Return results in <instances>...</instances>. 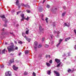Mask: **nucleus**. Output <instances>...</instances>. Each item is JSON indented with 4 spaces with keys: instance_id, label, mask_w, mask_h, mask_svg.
Here are the masks:
<instances>
[{
    "instance_id": "cd10ccee",
    "label": "nucleus",
    "mask_w": 76,
    "mask_h": 76,
    "mask_svg": "<svg viewBox=\"0 0 76 76\" xmlns=\"http://www.w3.org/2000/svg\"><path fill=\"white\" fill-rule=\"evenodd\" d=\"M45 40V38H44V37L42 38V41H44Z\"/></svg>"
},
{
    "instance_id": "4c0bfd02",
    "label": "nucleus",
    "mask_w": 76,
    "mask_h": 76,
    "mask_svg": "<svg viewBox=\"0 0 76 76\" xmlns=\"http://www.w3.org/2000/svg\"><path fill=\"white\" fill-rule=\"evenodd\" d=\"M27 12L28 13H30V10H28L27 11Z\"/></svg>"
},
{
    "instance_id": "a18cd8bd",
    "label": "nucleus",
    "mask_w": 76,
    "mask_h": 76,
    "mask_svg": "<svg viewBox=\"0 0 76 76\" xmlns=\"http://www.w3.org/2000/svg\"><path fill=\"white\" fill-rule=\"evenodd\" d=\"M48 57H49V58H50V55H48Z\"/></svg>"
},
{
    "instance_id": "3c124183",
    "label": "nucleus",
    "mask_w": 76,
    "mask_h": 76,
    "mask_svg": "<svg viewBox=\"0 0 76 76\" xmlns=\"http://www.w3.org/2000/svg\"><path fill=\"white\" fill-rule=\"evenodd\" d=\"M7 44V42H5V44H6H6Z\"/></svg>"
},
{
    "instance_id": "2eb2a0df",
    "label": "nucleus",
    "mask_w": 76,
    "mask_h": 76,
    "mask_svg": "<svg viewBox=\"0 0 76 76\" xmlns=\"http://www.w3.org/2000/svg\"><path fill=\"white\" fill-rule=\"evenodd\" d=\"M47 73L48 75H50V73H51V71H47Z\"/></svg>"
},
{
    "instance_id": "473e14b6",
    "label": "nucleus",
    "mask_w": 76,
    "mask_h": 76,
    "mask_svg": "<svg viewBox=\"0 0 76 76\" xmlns=\"http://www.w3.org/2000/svg\"><path fill=\"white\" fill-rule=\"evenodd\" d=\"M47 7L48 8H49V7H50V5H47Z\"/></svg>"
},
{
    "instance_id": "4d7b16f0",
    "label": "nucleus",
    "mask_w": 76,
    "mask_h": 76,
    "mask_svg": "<svg viewBox=\"0 0 76 76\" xmlns=\"http://www.w3.org/2000/svg\"><path fill=\"white\" fill-rule=\"evenodd\" d=\"M0 1H1V0H0Z\"/></svg>"
},
{
    "instance_id": "c85d7f7f",
    "label": "nucleus",
    "mask_w": 76,
    "mask_h": 76,
    "mask_svg": "<svg viewBox=\"0 0 76 76\" xmlns=\"http://www.w3.org/2000/svg\"><path fill=\"white\" fill-rule=\"evenodd\" d=\"M29 19V18L28 17H27V18H25L26 20H28Z\"/></svg>"
},
{
    "instance_id": "9d476101",
    "label": "nucleus",
    "mask_w": 76,
    "mask_h": 76,
    "mask_svg": "<svg viewBox=\"0 0 76 76\" xmlns=\"http://www.w3.org/2000/svg\"><path fill=\"white\" fill-rule=\"evenodd\" d=\"M13 68L15 70H16L18 69V67H16L15 65H14L13 66Z\"/></svg>"
},
{
    "instance_id": "f03ea898",
    "label": "nucleus",
    "mask_w": 76,
    "mask_h": 76,
    "mask_svg": "<svg viewBox=\"0 0 76 76\" xmlns=\"http://www.w3.org/2000/svg\"><path fill=\"white\" fill-rule=\"evenodd\" d=\"M22 35L23 36V37H24L26 38V39L29 42L30 41H31V39H29L26 37V36H25V34L24 33H22Z\"/></svg>"
},
{
    "instance_id": "09e8293b",
    "label": "nucleus",
    "mask_w": 76,
    "mask_h": 76,
    "mask_svg": "<svg viewBox=\"0 0 76 76\" xmlns=\"http://www.w3.org/2000/svg\"><path fill=\"white\" fill-rule=\"evenodd\" d=\"M20 54H21V53H19V56H20Z\"/></svg>"
},
{
    "instance_id": "f8f14e48",
    "label": "nucleus",
    "mask_w": 76,
    "mask_h": 76,
    "mask_svg": "<svg viewBox=\"0 0 76 76\" xmlns=\"http://www.w3.org/2000/svg\"><path fill=\"white\" fill-rule=\"evenodd\" d=\"M6 52V49H4V50L2 51V54H5Z\"/></svg>"
},
{
    "instance_id": "8fccbe9b",
    "label": "nucleus",
    "mask_w": 76,
    "mask_h": 76,
    "mask_svg": "<svg viewBox=\"0 0 76 76\" xmlns=\"http://www.w3.org/2000/svg\"><path fill=\"white\" fill-rule=\"evenodd\" d=\"M54 33H56V31H54Z\"/></svg>"
},
{
    "instance_id": "1a4fd4ad",
    "label": "nucleus",
    "mask_w": 76,
    "mask_h": 76,
    "mask_svg": "<svg viewBox=\"0 0 76 76\" xmlns=\"http://www.w3.org/2000/svg\"><path fill=\"white\" fill-rule=\"evenodd\" d=\"M55 61L58 64V63H60V59H55Z\"/></svg>"
},
{
    "instance_id": "6ab92c4d",
    "label": "nucleus",
    "mask_w": 76,
    "mask_h": 76,
    "mask_svg": "<svg viewBox=\"0 0 76 76\" xmlns=\"http://www.w3.org/2000/svg\"><path fill=\"white\" fill-rule=\"evenodd\" d=\"M64 26H68L69 27V26H70V25H69V24L68 25H67V24H66V23H64Z\"/></svg>"
},
{
    "instance_id": "603ef678",
    "label": "nucleus",
    "mask_w": 76,
    "mask_h": 76,
    "mask_svg": "<svg viewBox=\"0 0 76 76\" xmlns=\"http://www.w3.org/2000/svg\"><path fill=\"white\" fill-rule=\"evenodd\" d=\"M11 34H13V33H10Z\"/></svg>"
},
{
    "instance_id": "7c9ffc66",
    "label": "nucleus",
    "mask_w": 76,
    "mask_h": 76,
    "mask_svg": "<svg viewBox=\"0 0 76 76\" xmlns=\"http://www.w3.org/2000/svg\"><path fill=\"white\" fill-rule=\"evenodd\" d=\"M68 72H71V69H69L68 70Z\"/></svg>"
},
{
    "instance_id": "c9c22d12",
    "label": "nucleus",
    "mask_w": 76,
    "mask_h": 76,
    "mask_svg": "<svg viewBox=\"0 0 76 76\" xmlns=\"http://www.w3.org/2000/svg\"><path fill=\"white\" fill-rule=\"evenodd\" d=\"M56 24H54V25H53V27L54 28V27H56Z\"/></svg>"
},
{
    "instance_id": "dca6fc26",
    "label": "nucleus",
    "mask_w": 76,
    "mask_h": 76,
    "mask_svg": "<svg viewBox=\"0 0 76 76\" xmlns=\"http://www.w3.org/2000/svg\"><path fill=\"white\" fill-rule=\"evenodd\" d=\"M61 64V62H60L59 64H58V65L57 66V67H60V65Z\"/></svg>"
},
{
    "instance_id": "4be33fe9",
    "label": "nucleus",
    "mask_w": 76,
    "mask_h": 76,
    "mask_svg": "<svg viewBox=\"0 0 76 76\" xmlns=\"http://www.w3.org/2000/svg\"><path fill=\"white\" fill-rule=\"evenodd\" d=\"M10 63H13V62H14V59H12V60H10Z\"/></svg>"
},
{
    "instance_id": "de8ad7c7",
    "label": "nucleus",
    "mask_w": 76,
    "mask_h": 76,
    "mask_svg": "<svg viewBox=\"0 0 76 76\" xmlns=\"http://www.w3.org/2000/svg\"><path fill=\"white\" fill-rule=\"evenodd\" d=\"M45 1V0H44L43 3H44Z\"/></svg>"
},
{
    "instance_id": "4468645a",
    "label": "nucleus",
    "mask_w": 76,
    "mask_h": 76,
    "mask_svg": "<svg viewBox=\"0 0 76 76\" xmlns=\"http://www.w3.org/2000/svg\"><path fill=\"white\" fill-rule=\"evenodd\" d=\"M70 39V37H69V38H67L66 39H65V41H67V40H69V39Z\"/></svg>"
},
{
    "instance_id": "2f4dec72",
    "label": "nucleus",
    "mask_w": 76,
    "mask_h": 76,
    "mask_svg": "<svg viewBox=\"0 0 76 76\" xmlns=\"http://www.w3.org/2000/svg\"><path fill=\"white\" fill-rule=\"evenodd\" d=\"M22 5L23 6H25V7H26V5H25V4H22Z\"/></svg>"
},
{
    "instance_id": "6e6d98bb",
    "label": "nucleus",
    "mask_w": 76,
    "mask_h": 76,
    "mask_svg": "<svg viewBox=\"0 0 76 76\" xmlns=\"http://www.w3.org/2000/svg\"><path fill=\"white\" fill-rule=\"evenodd\" d=\"M12 44H13V43H12Z\"/></svg>"
},
{
    "instance_id": "b1692460",
    "label": "nucleus",
    "mask_w": 76,
    "mask_h": 76,
    "mask_svg": "<svg viewBox=\"0 0 76 76\" xmlns=\"http://www.w3.org/2000/svg\"><path fill=\"white\" fill-rule=\"evenodd\" d=\"M45 48H48V45H45Z\"/></svg>"
},
{
    "instance_id": "bb28decb",
    "label": "nucleus",
    "mask_w": 76,
    "mask_h": 76,
    "mask_svg": "<svg viewBox=\"0 0 76 76\" xmlns=\"http://www.w3.org/2000/svg\"><path fill=\"white\" fill-rule=\"evenodd\" d=\"M41 47H42V45H39L38 47V48H41Z\"/></svg>"
},
{
    "instance_id": "a19ab883",
    "label": "nucleus",
    "mask_w": 76,
    "mask_h": 76,
    "mask_svg": "<svg viewBox=\"0 0 76 76\" xmlns=\"http://www.w3.org/2000/svg\"><path fill=\"white\" fill-rule=\"evenodd\" d=\"M1 67L3 68L4 67V65H2L1 66Z\"/></svg>"
},
{
    "instance_id": "13d9d810",
    "label": "nucleus",
    "mask_w": 76,
    "mask_h": 76,
    "mask_svg": "<svg viewBox=\"0 0 76 76\" xmlns=\"http://www.w3.org/2000/svg\"><path fill=\"white\" fill-rule=\"evenodd\" d=\"M3 29H4V28Z\"/></svg>"
},
{
    "instance_id": "ddd939ff",
    "label": "nucleus",
    "mask_w": 76,
    "mask_h": 76,
    "mask_svg": "<svg viewBox=\"0 0 76 76\" xmlns=\"http://www.w3.org/2000/svg\"><path fill=\"white\" fill-rule=\"evenodd\" d=\"M46 64L47 66H48V67H50V66H51V64L48 63H46Z\"/></svg>"
},
{
    "instance_id": "393cba45",
    "label": "nucleus",
    "mask_w": 76,
    "mask_h": 76,
    "mask_svg": "<svg viewBox=\"0 0 76 76\" xmlns=\"http://www.w3.org/2000/svg\"><path fill=\"white\" fill-rule=\"evenodd\" d=\"M45 21L46 22H47V23H48V21H47V20H48V18H46L45 19Z\"/></svg>"
},
{
    "instance_id": "37998d69",
    "label": "nucleus",
    "mask_w": 76,
    "mask_h": 76,
    "mask_svg": "<svg viewBox=\"0 0 76 76\" xmlns=\"http://www.w3.org/2000/svg\"><path fill=\"white\" fill-rule=\"evenodd\" d=\"M15 44H17V42L15 41Z\"/></svg>"
},
{
    "instance_id": "c03bdc74",
    "label": "nucleus",
    "mask_w": 76,
    "mask_h": 76,
    "mask_svg": "<svg viewBox=\"0 0 76 76\" xmlns=\"http://www.w3.org/2000/svg\"><path fill=\"white\" fill-rule=\"evenodd\" d=\"M46 58H47V57H48V55H46Z\"/></svg>"
},
{
    "instance_id": "864d4df0",
    "label": "nucleus",
    "mask_w": 76,
    "mask_h": 76,
    "mask_svg": "<svg viewBox=\"0 0 76 76\" xmlns=\"http://www.w3.org/2000/svg\"><path fill=\"white\" fill-rule=\"evenodd\" d=\"M2 31H4V30H2Z\"/></svg>"
},
{
    "instance_id": "79ce46f5",
    "label": "nucleus",
    "mask_w": 76,
    "mask_h": 76,
    "mask_svg": "<svg viewBox=\"0 0 76 76\" xmlns=\"http://www.w3.org/2000/svg\"><path fill=\"white\" fill-rule=\"evenodd\" d=\"M20 12H17V15H18V14H19V13H20Z\"/></svg>"
},
{
    "instance_id": "423d86ee",
    "label": "nucleus",
    "mask_w": 76,
    "mask_h": 76,
    "mask_svg": "<svg viewBox=\"0 0 76 76\" xmlns=\"http://www.w3.org/2000/svg\"><path fill=\"white\" fill-rule=\"evenodd\" d=\"M21 18H22V19L21 20V21H22V20H23L25 19V18H24V14H22L20 15Z\"/></svg>"
},
{
    "instance_id": "7ed1b4c3",
    "label": "nucleus",
    "mask_w": 76,
    "mask_h": 76,
    "mask_svg": "<svg viewBox=\"0 0 76 76\" xmlns=\"http://www.w3.org/2000/svg\"><path fill=\"white\" fill-rule=\"evenodd\" d=\"M11 73H12L11 72L9 71L5 73V75L6 76H11Z\"/></svg>"
},
{
    "instance_id": "39448f33",
    "label": "nucleus",
    "mask_w": 76,
    "mask_h": 76,
    "mask_svg": "<svg viewBox=\"0 0 76 76\" xmlns=\"http://www.w3.org/2000/svg\"><path fill=\"white\" fill-rule=\"evenodd\" d=\"M1 18H2L4 21L5 20H6V19L5 18V17L4 16V15H1Z\"/></svg>"
},
{
    "instance_id": "aec40b11",
    "label": "nucleus",
    "mask_w": 76,
    "mask_h": 76,
    "mask_svg": "<svg viewBox=\"0 0 76 76\" xmlns=\"http://www.w3.org/2000/svg\"><path fill=\"white\" fill-rule=\"evenodd\" d=\"M39 29L40 31L42 30V27L41 26H39Z\"/></svg>"
},
{
    "instance_id": "58836bf2",
    "label": "nucleus",
    "mask_w": 76,
    "mask_h": 76,
    "mask_svg": "<svg viewBox=\"0 0 76 76\" xmlns=\"http://www.w3.org/2000/svg\"><path fill=\"white\" fill-rule=\"evenodd\" d=\"M53 35H50V37H51V38H53Z\"/></svg>"
},
{
    "instance_id": "5701e85b",
    "label": "nucleus",
    "mask_w": 76,
    "mask_h": 76,
    "mask_svg": "<svg viewBox=\"0 0 76 76\" xmlns=\"http://www.w3.org/2000/svg\"><path fill=\"white\" fill-rule=\"evenodd\" d=\"M29 53V51L28 50H26L25 52V54H28Z\"/></svg>"
},
{
    "instance_id": "412c9836",
    "label": "nucleus",
    "mask_w": 76,
    "mask_h": 76,
    "mask_svg": "<svg viewBox=\"0 0 76 76\" xmlns=\"http://www.w3.org/2000/svg\"><path fill=\"white\" fill-rule=\"evenodd\" d=\"M18 43L19 44H22V42L21 41H19L18 42Z\"/></svg>"
},
{
    "instance_id": "c756f323",
    "label": "nucleus",
    "mask_w": 76,
    "mask_h": 76,
    "mask_svg": "<svg viewBox=\"0 0 76 76\" xmlns=\"http://www.w3.org/2000/svg\"><path fill=\"white\" fill-rule=\"evenodd\" d=\"M27 74H28V73L26 72H24V74L25 75H27Z\"/></svg>"
},
{
    "instance_id": "0eeeda50",
    "label": "nucleus",
    "mask_w": 76,
    "mask_h": 76,
    "mask_svg": "<svg viewBox=\"0 0 76 76\" xmlns=\"http://www.w3.org/2000/svg\"><path fill=\"white\" fill-rule=\"evenodd\" d=\"M63 39H59V42L58 43V44L57 45V47H58V45H60V43H61V42L63 41Z\"/></svg>"
},
{
    "instance_id": "ea45409f",
    "label": "nucleus",
    "mask_w": 76,
    "mask_h": 76,
    "mask_svg": "<svg viewBox=\"0 0 76 76\" xmlns=\"http://www.w3.org/2000/svg\"><path fill=\"white\" fill-rule=\"evenodd\" d=\"M57 34H60V32H59V31H58Z\"/></svg>"
},
{
    "instance_id": "72a5a7b5",
    "label": "nucleus",
    "mask_w": 76,
    "mask_h": 76,
    "mask_svg": "<svg viewBox=\"0 0 76 76\" xmlns=\"http://www.w3.org/2000/svg\"><path fill=\"white\" fill-rule=\"evenodd\" d=\"M49 63H51V64L52 63V60H50L49 61Z\"/></svg>"
},
{
    "instance_id": "9b49d317",
    "label": "nucleus",
    "mask_w": 76,
    "mask_h": 76,
    "mask_svg": "<svg viewBox=\"0 0 76 76\" xmlns=\"http://www.w3.org/2000/svg\"><path fill=\"white\" fill-rule=\"evenodd\" d=\"M16 3L17 6H18L19 7H20V6H19V1L18 0H16Z\"/></svg>"
},
{
    "instance_id": "f3484780",
    "label": "nucleus",
    "mask_w": 76,
    "mask_h": 76,
    "mask_svg": "<svg viewBox=\"0 0 76 76\" xmlns=\"http://www.w3.org/2000/svg\"><path fill=\"white\" fill-rule=\"evenodd\" d=\"M65 14H66V12H64L62 13V17H64V15H65Z\"/></svg>"
},
{
    "instance_id": "20e7f679",
    "label": "nucleus",
    "mask_w": 76,
    "mask_h": 76,
    "mask_svg": "<svg viewBox=\"0 0 76 76\" xmlns=\"http://www.w3.org/2000/svg\"><path fill=\"white\" fill-rule=\"evenodd\" d=\"M34 45H35V46L34 47V50L35 51H37V45H38V42H34Z\"/></svg>"
},
{
    "instance_id": "a878e982",
    "label": "nucleus",
    "mask_w": 76,
    "mask_h": 76,
    "mask_svg": "<svg viewBox=\"0 0 76 76\" xmlns=\"http://www.w3.org/2000/svg\"><path fill=\"white\" fill-rule=\"evenodd\" d=\"M33 76H36V74H35L34 72H33Z\"/></svg>"
},
{
    "instance_id": "f704fd0d",
    "label": "nucleus",
    "mask_w": 76,
    "mask_h": 76,
    "mask_svg": "<svg viewBox=\"0 0 76 76\" xmlns=\"http://www.w3.org/2000/svg\"><path fill=\"white\" fill-rule=\"evenodd\" d=\"M75 43H76V41H75ZM74 48L76 50V45H75L74 47Z\"/></svg>"
},
{
    "instance_id": "5fc2aeb1",
    "label": "nucleus",
    "mask_w": 76,
    "mask_h": 76,
    "mask_svg": "<svg viewBox=\"0 0 76 76\" xmlns=\"http://www.w3.org/2000/svg\"><path fill=\"white\" fill-rule=\"evenodd\" d=\"M43 30H44V28H43Z\"/></svg>"
},
{
    "instance_id": "6e6552de",
    "label": "nucleus",
    "mask_w": 76,
    "mask_h": 76,
    "mask_svg": "<svg viewBox=\"0 0 76 76\" xmlns=\"http://www.w3.org/2000/svg\"><path fill=\"white\" fill-rule=\"evenodd\" d=\"M54 73H55V74H56L57 76H60V74H59V73L58 72H57L56 71H54Z\"/></svg>"
},
{
    "instance_id": "49530a36",
    "label": "nucleus",
    "mask_w": 76,
    "mask_h": 76,
    "mask_svg": "<svg viewBox=\"0 0 76 76\" xmlns=\"http://www.w3.org/2000/svg\"><path fill=\"white\" fill-rule=\"evenodd\" d=\"M1 50H0V54H1Z\"/></svg>"
},
{
    "instance_id": "a211bd4d",
    "label": "nucleus",
    "mask_w": 76,
    "mask_h": 76,
    "mask_svg": "<svg viewBox=\"0 0 76 76\" xmlns=\"http://www.w3.org/2000/svg\"><path fill=\"white\" fill-rule=\"evenodd\" d=\"M29 30H26V34H29Z\"/></svg>"
},
{
    "instance_id": "e433bc0d",
    "label": "nucleus",
    "mask_w": 76,
    "mask_h": 76,
    "mask_svg": "<svg viewBox=\"0 0 76 76\" xmlns=\"http://www.w3.org/2000/svg\"><path fill=\"white\" fill-rule=\"evenodd\" d=\"M15 49L16 50H18V47H16L15 48Z\"/></svg>"
},
{
    "instance_id": "f257e3e1",
    "label": "nucleus",
    "mask_w": 76,
    "mask_h": 76,
    "mask_svg": "<svg viewBox=\"0 0 76 76\" xmlns=\"http://www.w3.org/2000/svg\"><path fill=\"white\" fill-rule=\"evenodd\" d=\"M7 49L9 53H10L11 51H13L15 50L13 46H10L8 47H7Z\"/></svg>"
}]
</instances>
